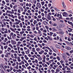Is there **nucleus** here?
Listing matches in <instances>:
<instances>
[{"label":"nucleus","mask_w":73,"mask_h":73,"mask_svg":"<svg viewBox=\"0 0 73 73\" xmlns=\"http://www.w3.org/2000/svg\"><path fill=\"white\" fill-rule=\"evenodd\" d=\"M68 14H67L66 12H64L63 13V16L64 17H68Z\"/></svg>","instance_id":"f257e3e1"},{"label":"nucleus","mask_w":73,"mask_h":73,"mask_svg":"<svg viewBox=\"0 0 73 73\" xmlns=\"http://www.w3.org/2000/svg\"><path fill=\"white\" fill-rule=\"evenodd\" d=\"M36 6L39 8H41V4L39 3H37L36 4Z\"/></svg>","instance_id":"f03ea898"},{"label":"nucleus","mask_w":73,"mask_h":73,"mask_svg":"<svg viewBox=\"0 0 73 73\" xmlns=\"http://www.w3.org/2000/svg\"><path fill=\"white\" fill-rule=\"evenodd\" d=\"M47 19L48 20H50L51 19V17L50 15H47Z\"/></svg>","instance_id":"7ed1b4c3"},{"label":"nucleus","mask_w":73,"mask_h":73,"mask_svg":"<svg viewBox=\"0 0 73 73\" xmlns=\"http://www.w3.org/2000/svg\"><path fill=\"white\" fill-rule=\"evenodd\" d=\"M62 4L63 5V8H66V5H65V3H64V2H63Z\"/></svg>","instance_id":"20e7f679"},{"label":"nucleus","mask_w":73,"mask_h":73,"mask_svg":"<svg viewBox=\"0 0 73 73\" xmlns=\"http://www.w3.org/2000/svg\"><path fill=\"white\" fill-rule=\"evenodd\" d=\"M65 25L64 24H61L60 25V27H61V28H63V27H64Z\"/></svg>","instance_id":"39448f33"},{"label":"nucleus","mask_w":73,"mask_h":73,"mask_svg":"<svg viewBox=\"0 0 73 73\" xmlns=\"http://www.w3.org/2000/svg\"><path fill=\"white\" fill-rule=\"evenodd\" d=\"M43 23L44 25H47V24H48V22L46 21H44L43 22Z\"/></svg>","instance_id":"423d86ee"},{"label":"nucleus","mask_w":73,"mask_h":73,"mask_svg":"<svg viewBox=\"0 0 73 73\" xmlns=\"http://www.w3.org/2000/svg\"><path fill=\"white\" fill-rule=\"evenodd\" d=\"M52 29L53 32H54L55 31H57V30L54 27H53L52 28Z\"/></svg>","instance_id":"0eeeda50"},{"label":"nucleus","mask_w":73,"mask_h":73,"mask_svg":"<svg viewBox=\"0 0 73 73\" xmlns=\"http://www.w3.org/2000/svg\"><path fill=\"white\" fill-rule=\"evenodd\" d=\"M21 42L20 41H18L17 42V46H19V45H20V44H21Z\"/></svg>","instance_id":"6e6552de"},{"label":"nucleus","mask_w":73,"mask_h":73,"mask_svg":"<svg viewBox=\"0 0 73 73\" xmlns=\"http://www.w3.org/2000/svg\"><path fill=\"white\" fill-rule=\"evenodd\" d=\"M20 22H21V21L20 20H19L18 21V22H16V25H18L19 24V23H20Z\"/></svg>","instance_id":"1a4fd4ad"},{"label":"nucleus","mask_w":73,"mask_h":73,"mask_svg":"<svg viewBox=\"0 0 73 73\" xmlns=\"http://www.w3.org/2000/svg\"><path fill=\"white\" fill-rule=\"evenodd\" d=\"M32 51L33 52H36V50H35V48H32Z\"/></svg>","instance_id":"9d476101"},{"label":"nucleus","mask_w":73,"mask_h":73,"mask_svg":"<svg viewBox=\"0 0 73 73\" xmlns=\"http://www.w3.org/2000/svg\"><path fill=\"white\" fill-rule=\"evenodd\" d=\"M12 42L13 44H16V42L14 40H12Z\"/></svg>","instance_id":"9b49d317"},{"label":"nucleus","mask_w":73,"mask_h":73,"mask_svg":"<svg viewBox=\"0 0 73 73\" xmlns=\"http://www.w3.org/2000/svg\"><path fill=\"white\" fill-rule=\"evenodd\" d=\"M46 48H47V49H48V50H49L50 52H52V50H51V49H50V48H49V47H46Z\"/></svg>","instance_id":"f8f14e48"},{"label":"nucleus","mask_w":73,"mask_h":73,"mask_svg":"<svg viewBox=\"0 0 73 73\" xmlns=\"http://www.w3.org/2000/svg\"><path fill=\"white\" fill-rule=\"evenodd\" d=\"M52 25L54 27H57V24L55 23H54V24H53Z\"/></svg>","instance_id":"ddd939ff"},{"label":"nucleus","mask_w":73,"mask_h":73,"mask_svg":"<svg viewBox=\"0 0 73 73\" xmlns=\"http://www.w3.org/2000/svg\"><path fill=\"white\" fill-rule=\"evenodd\" d=\"M17 59L18 61L20 62V61H21V60H20V58L19 57H18L17 58Z\"/></svg>","instance_id":"4468645a"},{"label":"nucleus","mask_w":73,"mask_h":73,"mask_svg":"<svg viewBox=\"0 0 73 73\" xmlns=\"http://www.w3.org/2000/svg\"><path fill=\"white\" fill-rule=\"evenodd\" d=\"M56 47L58 48V49H60V46L58 45H56Z\"/></svg>","instance_id":"2eb2a0df"},{"label":"nucleus","mask_w":73,"mask_h":73,"mask_svg":"<svg viewBox=\"0 0 73 73\" xmlns=\"http://www.w3.org/2000/svg\"><path fill=\"white\" fill-rule=\"evenodd\" d=\"M67 12H68V13H71L72 14H73V13H72V11H67Z\"/></svg>","instance_id":"dca6fc26"},{"label":"nucleus","mask_w":73,"mask_h":73,"mask_svg":"<svg viewBox=\"0 0 73 73\" xmlns=\"http://www.w3.org/2000/svg\"><path fill=\"white\" fill-rule=\"evenodd\" d=\"M10 30H11V31H13V32H15V31L14 29H13V28H10Z\"/></svg>","instance_id":"f3484780"},{"label":"nucleus","mask_w":73,"mask_h":73,"mask_svg":"<svg viewBox=\"0 0 73 73\" xmlns=\"http://www.w3.org/2000/svg\"><path fill=\"white\" fill-rule=\"evenodd\" d=\"M36 23H37V21H36V20H35L34 22V24L35 25H36Z\"/></svg>","instance_id":"a211bd4d"},{"label":"nucleus","mask_w":73,"mask_h":73,"mask_svg":"<svg viewBox=\"0 0 73 73\" xmlns=\"http://www.w3.org/2000/svg\"><path fill=\"white\" fill-rule=\"evenodd\" d=\"M17 72H22L21 70L20 69H19L18 70H17Z\"/></svg>","instance_id":"6ab92c4d"},{"label":"nucleus","mask_w":73,"mask_h":73,"mask_svg":"<svg viewBox=\"0 0 73 73\" xmlns=\"http://www.w3.org/2000/svg\"><path fill=\"white\" fill-rule=\"evenodd\" d=\"M24 39V37H22L21 39H20V41H23V40Z\"/></svg>","instance_id":"aec40b11"},{"label":"nucleus","mask_w":73,"mask_h":73,"mask_svg":"<svg viewBox=\"0 0 73 73\" xmlns=\"http://www.w3.org/2000/svg\"><path fill=\"white\" fill-rule=\"evenodd\" d=\"M41 3L42 5H44V4H45V2L44 1H43L41 2Z\"/></svg>","instance_id":"412c9836"},{"label":"nucleus","mask_w":73,"mask_h":73,"mask_svg":"<svg viewBox=\"0 0 73 73\" xmlns=\"http://www.w3.org/2000/svg\"><path fill=\"white\" fill-rule=\"evenodd\" d=\"M42 60V58H41V57H39L38 58V60L39 61H41Z\"/></svg>","instance_id":"4be33fe9"},{"label":"nucleus","mask_w":73,"mask_h":73,"mask_svg":"<svg viewBox=\"0 0 73 73\" xmlns=\"http://www.w3.org/2000/svg\"><path fill=\"white\" fill-rule=\"evenodd\" d=\"M54 40H59V38H58V37H57L56 38V37H55L54 38Z\"/></svg>","instance_id":"5701e85b"},{"label":"nucleus","mask_w":73,"mask_h":73,"mask_svg":"<svg viewBox=\"0 0 73 73\" xmlns=\"http://www.w3.org/2000/svg\"><path fill=\"white\" fill-rule=\"evenodd\" d=\"M5 30H6V31H4L5 33H8V31H7V29H5Z\"/></svg>","instance_id":"b1692460"},{"label":"nucleus","mask_w":73,"mask_h":73,"mask_svg":"<svg viewBox=\"0 0 73 73\" xmlns=\"http://www.w3.org/2000/svg\"><path fill=\"white\" fill-rule=\"evenodd\" d=\"M66 54L67 56H68L69 57L70 56V54H69L68 52H66Z\"/></svg>","instance_id":"393cba45"},{"label":"nucleus","mask_w":73,"mask_h":73,"mask_svg":"<svg viewBox=\"0 0 73 73\" xmlns=\"http://www.w3.org/2000/svg\"><path fill=\"white\" fill-rule=\"evenodd\" d=\"M67 50H70V49H71V48H70V47H68L67 48Z\"/></svg>","instance_id":"a878e982"},{"label":"nucleus","mask_w":73,"mask_h":73,"mask_svg":"<svg viewBox=\"0 0 73 73\" xmlns=\"http://www.w3.org/2000/svg\"><path fill=\"white\" fill-rule=\"evenodd\" d=\"M54 9H55L57 11H59V10L58 9H57V8H56V7L55 8H54Z\"/></svg>","instance_id":"bb28decb"},{"label":"nucleus","mask_w":73,"mask_h":73,"mask_svg":"<svg viewBox=\"0 0 73 73\" xmlns=\"http://www.w3.org/2000/svg\"><path fill=\"white\" fill-rule=\"evenodd\" d=\"M3 25H4V26L5 27H6V25H7V24H6V23H5V22H3Z\"/></svg>","instance_id":"cd10ccee"},{"label":"nucleus","mask_w":73,"mask_h":73,"mask_svg":"<svg viewBox=\"0 0 73 73\" xmlns=\"http://www.w3.org/2000/svg\"><path fill=\"white\" fill-rule=\"evenodd\" d=\"M38 70H39V71L40 73H42V71L41 70L40 68H39L38 69Z\"/></svg>","instance_id":"c85d7f7f"},{"label":"nucleus","mask_w":73,"mask_h":73,"mask_svg":"<svg viewBox=\"0 0 73 73\" xmlns=\"http://www.w3.org/2000/svg\"><path fill=\"white\" fill-rule=\"evenodd\" d=\"M19 25L21 28H22V27H23V24H22V23H20L19 24Z\"/></svg>","instance_id":"c756f323"},{"label":"nucleus","mask_w":73,"mask_h":73,"mask_svg":"<svg viewBox=\"0 0 73 73\" xmlns=\"http://www.w3.org/2000/svg\"><path fill=\"white\" fill-rule=\"evenodd\" d=\"M26 54H28L29 53V50H27L26 52Z\"/></svg>","instance_id":"7c9ffc66"},{"label":"nucleus","mask_w":73,"mask_h":73,"mask_svg":"<svg viewBox=\"0 0 73 73\" xmlns=\"http://www.w3.org/2000/svg\"><path fill=\"white\" fill-rule=\"evenodd\" d=\"M12 65L13 66H15V65H16V63H13V64H12Z\"/></svg>","instance_id":"2f4dec72"},{"label":"nucleus","mask_w":73,"mask_h":73,"mask_svg":"<svg viewBox=\"0 0 73 73\" xmlns=\"http://www.w3.org/2000/svg\"><path fill=\"white\" fill-rule=\"evenodd\" d=\"M36 50H37V51H38V52H39V51L40 50V48H36Z\"/></svg>","instance_id":"473e14b6"},{"label":"nucleus","mask_w":73,"mask_h":73,"mask_svg":"<svg viewBox=\"0 0 73 73\" xmlns=\"http://www.w3.org/2000/svg\"><path fill=\"white\" fill-rule=\"evenodd\" d=\"M38 17L39 19H41V15H38Z\"/></svg>","instance_id":"72a5a7b5"},{"label":"nucleus","mask_w":73,"mask_h":73,"mask_svg":"<svg viewBox=\"0 0 73 73\" xmlns=\"http://www.w3.org/2000/svg\"><path fill=\"white\" fill-rule=\"evenodd\" d=\"M9 46H10V47L11 48H13V46H12V45H11V44H10L9 45Z\"/></svg>","instance_id":"f704fd0d"},{"label":"nucleus","mask_w":73,"mask_h":73,"mask_svg":"<svg viewBox=\"0 0 73 73\" xmlns=\"http://www.w3.org/2000/svg\"><path fill=\"white\" fill-rule=\"evenodd\" d=\"M22 67L23 68H26V67H25V65L23 64L22 65Z\"/></svg>","instance_id":"c9c22d12"},{"label":"nucleus","mask_w":73,"mask_h":73,"mask_svg":"<svg viewBox=\"0 0 73 73\" xmlns=\"http://www.w3.org/2000/svg\"><path fill=\"white\" fill-rule=\"evenodd\" d=\"M13 62H17V60H16V59H13Z\"/></svg>","instance_id":"e433bc0d"},{"label":"nucleus","mask_w":73,"mask_h":73,"mask_svg":"<svg viewBox=\"0 0 73 73\" xmlns=\"http://www.w3.org/2000/svg\"><path fill=\"white\" fill-rule=\"evenodd\" d=\"M31 68V67L30 66H29V67L27 68V69H29V70H30Z\"/></svg>","instance_id":"4c0bfd02"},{"label":"nucleus","mask_w":73,"mask_h":73,"mask_svg":"<svg viewBox=\"0 0 73 73\" xmlns=\"http://www.w3.org/2000/svg\"><path fill=\"white\" fill-rule=\"evenodd\" d=\"M52 5L51 3L48 4V7H51V6Z\"/></svg>","instance_id":"58836bf2"},{"label":"nucleus","mask_w":73,"mask_h":73,"mask_svg":"<svg viewBox=\"0 0 73 73\" xmlns=\"http://www.w3.org/2000/svg\"><path fill=\"white\" fill-rule=\"evenodd\" d=\"M7 47H8L7 46H6L4 47V48L5 49H6L7 48Z\"/></svg>","instance_id":"ea45409f"},{"label":"nucleus","mask_w":73,"mask_h":73,"mask_svg":"<svg viewBox=\"0 0 73 73\" xmlns=\"http://www.w3.org/2000/svg\"><path fill=\"white\" fill-rule=\"evenodd\" d=\"M48 38L50 40H52V39L50 37H48Z\"/></svg>","instance_id":"a19ab883"},{"label":"nucleus","mask_w":73,"mask_h":73,"mask_svg":"<svg viewBox=\"0 0 73 73\" xmlns=\"http://www.w3.org/2000/svg\"><path fill=\"white\" fill-rule=\"evenodd\" d=\"M21 53L22 54H23L24 55V54H25V52H24V51H22L21 52Z\"/></svg>","instance_id":"79ce46f5"},{"label":"nucleus","mask_w":73,"mask_h":73,"mask_svg":"<svg viewBox=\"0 0 73 73\" xmlns=\"http://www.w3.org/2000/svg\"><path fill=\"white\" fill-rule=\"evenodd\" d=\"M20 50L21 51H23V50H24V49H23V48H20Z\"/></svg>","instance_id":"37998d69"},{"label":"nucleus","mask_w":73,"mask_h":73,"mask_svg":"<svg viewBox=\"0 0 73 73\" xmlns=\"http://www.w3.org/2000/svg\"><path fill=\"white\" fill-rule=\"evenodd\" d=\"M40 10L41 12H43L44 11V9H40Z\"/></svg>","instance_id":"c03bdc74"},{"label":"nucleus","mask_w":73,"mask_h":73,"mask_svg":"<svg viewBox=\"0 0 73 73\" xmlns=\"http://www.w3.org/2000/svg\"><path fill=\"white\" fill-rule=\"evenodd\" d=\"M11 20L12 22H15V20H14V19H11Z\"/></svg>","instance_id":"a18cd8bd"},{"label":"nucleus","mask_w":73,"mask_h":73,"mask_svg":"<svg viewBox=\"0 0 73 73\" xmlns=\"http://www.w3.org/2000/svg\"><path fill=\"white\" fill-rule=\"evenodd\" d=\"M51 71L52 72V73H54V70L53 69L51 70Z\"/></svg>","instance_id":"49530a36"},{"label":"nucleus","mask_w":73,"mask_h":73,"mask_svg":"<svg viewBox=\"0 0 73 73\" xmlns=\"http://www.w3.org/2000/svg\"><path fill=\"white\" fill-rule=\"evenodd\" d=\"M35 62H36V63H37V62H38V61L37 60V59L35 60Z\"/></svg>","instance_id":"de8ad7c7"},{"label":"nucleus","mask_w":73,"mask_h":73,"mask_svg":"<svg viewBox=\"0 0 73 73\" xmlns=\"http://www.w3.org/2000/svg\"><path fill=\"white\" fill-rule=\"evenodd\" d=\"M44 67H48V65H47V64H45L44 65Z\"/></svg>","instance_id":"09e8293b"},{"label":"nucleus","mask_w":73,"mask_h":73,"mask_svg":"<svg viewBox=\"0 0 73 73\" xmlns=\"http://www.w3.org/2000/svg\"><path fill=\"white\" fill-rule=\"evenodd\" d=\"M2 3L3 4H5V2L4 1H2Z\"/></svg>","instance_id":"8fccbe9b"},{"label":"nucleus","mask_w":73,"mask_h":73,"mask_svg":"<svg viewBox=\"0 0 73 73\" xmlns=\"http://www.w3.org/2000/svg\"><path fill=\"white\" fill-rule=\"evenodd\" d=\"M39 64H42V62L41 61H40L39 62Z\"/></svg>","instance_id":"3c124183"},{"label":"nucleus","mask_w":73,"mask_h":73,"mask_svg":"<svg viewBox=\"0 0 73 73\" xmlns=\"http://www.w3.org/2000/svg\"><path fill=\"white\" fill-rule=\"evenodd\" d=\"M41 31L40 30H38V33H39V34H41Z\"/></svg>","instance_id":"603ef678"},{"label":"nucleus","mask_w":73,"mask_h":73,"mask_svg":"<svg viewBox=\"0 0 73 73\" xmlns=\"http://www.w3.org/2000/svg\"><path fill=\"white\" fill-rule=\"evenodd\" d=\"M18 19H19V20H21V16H19L18 17Z\"/></svg>","instance_id":"864d4df0"},{"label":"nucleus","mask_w":73,"mask_h":73,"mask_svg":"<svg viewBox=\"0 0 73 73\" xmlns=\"http://www.w3.org/2000/svg\"><path fill=\"white\" fill-rule=\"evenodd\" d=\"M11 57L12 58H14V56H13V54H11Z\"/></svg>","instance_id":"5fc2aeb1"},{"label":"nucleus","mask_w":73,"mask_h":73,"mask_svg":"<svg viewBox=\"0 0 73 73\" xmlns=\"http://www.w3.org/2000/svg\"><path fill=\"white\" fill-rule=\"evenodd\" d=\"M21 20L22 21H24V18H22L21 19Z\"/></svg>","instance_id":"6e6d98bb"},{"label":"nucleus","mask_w":73,"mask_h":73,"mask_svg":"<svg viewBox=\"0 0 73 73\" xmlns=\"http://www.w3.org/2000/svg\"><path fill=\"white\" fill-rule=\"evenodd\" d=\"M46 64H47V65H49L50 64L49 63V62H46Z\"/></svg>","instance_id":"4d7b16f0"},{"label":"nucleus","mask_w":73,"mask_h":73,"mask_svg":"<svg viewBox=\"0 0 73 73\" xmlns=\"http://www.w3.org/2000/svg\"><path fill=\"white\" fill-rule=\"evenodd\" d=\"M1 27H2V28H3V27H5V26H4V25L3 24H2L1 25Z\"/></svg>","instance_id":"13d9d810"},{"label":"nucleus","mask_w":73,"mask_h":73,"mask_svg":"<svg viewBox=\"0 0 73 73\" xmlns=\"http://www.w3.org/2000/svg\"><path fill=\"white\" fill-rule=\"evenodd\" d=\"M6 21H7L8 22H9V21H10V20H9V19H6Z\"/></svg>","instance_id":"bf43d9fd"},{"label":"nucleus","mask_w":73,"mask_h":73,"mask_svg":"<svg viewBox=\"0 0 73 73\" xmlns=\"http://www.w3.org/2000/svg\"><path fill=\"white\" fill-rule=\"evenodd\" d=\"M70 53H72L73 52V50H71L70 51Z\"/></svg>","instance_id":"052dcab7"},{"label":"nucleus","mask_w":73,"mask_h":73,"mask_svg":"<svg viewBox=\"0 0 73 73\" xmlns=\"http://www.w3.org/2000/svg\"><path fill=\"white\" fill-rule=\"evenodd\" d=\"M21 70L22 71H24V68H21Z\"/></svg>","instance_id":"680f3d73"},{"label":"nucleus","mask_w":73,"mask_h":73,"mask_svg":"<svg viewBox=\"0 0 73 73\" xmlns=\"http://www.w3.org/2000/svg\"><path fill=\"white\" fill-rule=\"evenodd\" d=\"M68 23L69 24H72V22H70V21H68Z\"/></svg>","instance_id":"e2e57ef3"},{"label":"nucleus","mask_w":73,"mask_h":73,"mask_svg":"<svg viewBox=\"0 0 73 73\" xmlns=\"http://www.w3.org/2000/svg\"><path fill=\"white\" fill-rule=\"evenodd\" d=\"M18 50H20V47L18 46L17 47Z\"/></svg>","instance_id":"0e129e2a"},{"label":"nucleus","mask_w":73,"mask_h":73,"mask_svg":"<svg viewBox=\"0 0 73 73\" xmlns=\"http://www.w3.org/2000/svg\"><path fill=\"white\" fill-rule=\"evenodd\" d=\"M42 19L43 20H45V19H46V18H44V17L42 18Z\"/></svg>","instance_id":"69168bd1"},{"label":"nucleus","mask_w":73,"mask_h":73,"mask_svg":"<svg viewBox=\"0 0 73 73\" xmlns=\"http://www.w3.org/2000/svg\"><path fill=\"white\" fill-rule=\"evenodd\" d=\"M43 32H44V33H46V30H43Z\"/></svg>","instance_id":"338daca9"},{"label":"nucleus","mask_w":73,"mask_h":73,"mask_svg":"<svg viewBox=\"0 0 73 73\" xmlns=\"http://www.w3.org/2000/svg\"><path fill=\"white\" fill-rule=\"evenodd\" d=\"M5 1L6 3H9V0H5Z\"/></svg>","instance_id":"774afa93"}]
</instances>
